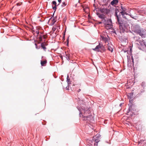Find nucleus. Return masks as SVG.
Wrapping results in <instances>:
<instances>
[{
	"label": "nucleus",
	"instance_id": "f257e3e1",
	"mask_svg": "<svg viewBox=\"0 0 146 146\" xmlns=\"http://www.w3.org/2000/svg\"><path fill=\"white\" fill-rule=\"evenodd\" d=\"M121 14H120V13L118 15L119 19H118L117 17H115L116 20V23L119 26L121 33H124L125 32H127L128 31L129 25L125 23L124 21L122 19L121 17Z\"/></svg>",
	"mask_w": 146,
	"mask_h": 146
},
{
	"label": "nucleus",
	"instance_id": "f03ea898",
	"mask_svg": "<svg viewBox=\"0 0 146 146\" xmlns=\"http://www.w3.org/2000/svg\"><path fill=\"white\" fill-rule=\"evenodd\" d=\"M82 110L80 112L81 114L84 113V115H82L83 120L90 121L91 119L92 116L90 115V112L88 108H85L83 107L82 108Z\"/></svg>",
	"mask_w": 146,
	"mask_h": 146
},
{
	"label": "nucleus",
	"instance_id": "7ed1b4c3",
	"mask_svg": "<svg viewBox=\"0 0 146 146\" xmlns=\"http://www.w3.org/2000/svg\"><path fill=\"white\" fill-rule=\"evenodd\" d=\"M93 50L96 51L102 52H104L106 49L104 46L102 44L99 43V44L96 46L95 48L93 49Z\"/></svg>",
	"mask_w": 146,
	"mask_h": 146
},
{
	"label": "nucleus",
	"instance_id": "20e7f679",
	"mask_svg": "<svg viewBox=\"0 0 146 146\" xmlns=\"http://www.w3.org/2000/svg\"><path fill=\"white\" fill-rule=\"evenodd\" d=\"M132 31L138 34L141 31L140 26L138 25H136L133 27Z\"/></svg>",
	"mask_w": 146,
	"mask_h": 146
},
{
	"label": "nucleus",
	"instance_id": "39448f33",
	"mask_svg": "<svg viewBox=\"0 0 146 146\" xmlns=\"http://www.w3.org/2000/svg\"><path fill=\"white\" fill-rule=\"evenodd\" d=\"M54 15H52V17L49 19L48 21V23H49V25H53L55 22L56 21V20H55V19L54 17Z\"/></svg>",
	"mask_w": 146,
	"mask_h": 146
},
{
	"label": "nucleus",
	"instance_id": "423d86ee",
	"mask_svg": "<svg viewBox=\"0 0 146 146\" xmlns=\"http://www.w3.org/2000/svg\"><path fill=\"white\" fill-rule=\"evenodd\" d=\"M48 45V44L45 42V40L43 42H41L40 43V47L45 52L46 51V46Z\"/></svg>",
	"mask_w": 146,
	"mask_h": 146
},
{
	"label": "nucleus",
	"instance_id": "0eeeda50",
	"mask_svg": "<svg viewBox=\"0 0 146 146\" xmlns=\"http://www.w3.org/2000/svg\"><path fill=\"white\" fill-rule=\"evenodd\" d=\"M52 9L54 10V13H53V15H54V13L55 12L57 9V3L56 1H53L52 2Z\"/></svg>",
	"mask_w": 146,
	"mask_h": 146
},
{
	"label": "nucleus",
	"instance_id": "6e6552de",
	"mask_svg": "<svg viewBox=\"0 0 146 146\" xmlns=\"http://www.w3.org/2000/svg\"><path fill=\"white\" fill-rule=\"evenodd\" d=\"M88 145H89L98 146V144H96L95 143H94V139L92 140L89 141L88 142Z\"/></svg>",
	"mask_w": 146,
	"mask_h": 146
},
{
	"label": "nucleus",
	"instance_id": "1a4fd4ad",
	"mask_svg": "<svg viewBox=\"0 0 146 146\" xmlns=\"http://www.w3.org/2000/svg\"><path fill=\"white\" fill-rule=\"evenodd\" d=\"M97 15L101 19V20L104 19V18L105 19L106 18V16L104 14H100L99 13H97Z\"/></svg>",
	"mask_w": 146,
	"mask_h": 146
},
{
	"label": "nucleus",
	"instance_id": "9d476101",
	"mask_svg": "<svg viewBox=\"0 0 146 146\" xmlns=\"http://www.w3.org/2000/svg\"><path fill=\"white\" fill-rule=\"evenodd\" d=\"M118 0H113L110 3V4L112 6L117 5L118 3Z\"/></svg>",
	"mask_w": 146,
	"mask_h": 146
},
{
	"label": "nucleus",
	"instance_id": "9b49d317",
	"mask_svg": "<svg viewBox=\"0 0 146 146\" xmlns=\"http://www.w3.org/2000/svg\"><path fill=\"white\" fill-rule=\"evenodd\" d=\"M145 9H141L137 11V12L139 15L144 16V12Z\"/></svg>",
	"mask_w": 146,
	"mask_h": 146
},
{
	"label": "nucleus",
	"instance_id": "f8f14e48",
	"mask_svg": "<svg viewBox=\"0 0 146 146\" xmlns=\"http://www.w3.org/2000/svg\"><path fill=\"white\" fill-rule=\"evenodd\" d=\"M121 9H120V10L121 11L120 12V14H122L123 15L124 13L123 12L126 11L127 10L125 7L121 6Z\"/></svg>",
	"mask_w": 146,
	"mask_h": 146
},
{
	"label": "nucleus",
	"instance_id": "ddd939ff",
	"mask_svg": "<svg viewBox=\"0 0 146 146\" xmlns=\"http://www.w3.org/2000/svg\"><path fill=\"white\" fill-rule=\"evenodd\" d=\"M120 9H119L117 8H115V9L114 16L117 17V18H118L117 13L119 12L120 13ZM119 19V18H118Z\"/></svg>",
	"mask_w": 146,
	"mask_h": 146
},
{
	"label": "nucleus",
	"instance_id": "4468645a",
	"mask_svg": "<svg viewBox=\"0 0 146 146\" xmlns=\"http://www.w3.org/2000/svg\"><path fill=\"white\" fill-rule=\"evenodd\" d=\"M45 37L44 35H40L38 37L39 40L40 42H43V39H45Z\"/></svg>",
	"mask_w": 146,
	"mask_h": 146
},
{
	"label": "nucleus",
	"instance_id": "2eb2a0df",
	"mask_svg": "<svg viewBox=\"0 0 146 146\" xmlns=\"http://www.w3.org/2000/svg\"><path fill=\"white\" fill-rule=\"evenodd\" d=\"M107 18L106 17L105 19L104 18L102 20V23H103L105 25L107 24Z\"/></svg>",
	"mask_w": 146,
	"mask_h": 146
},
{
	"label": "nucleus",
	"instance_id": "dca6fc26",
	"mask_svg": "<svg viewBox=\"0 0 146 146\" xmlns=\"http://www.w3.org/2000/svg\"><path fill=\"white\" fill-rule=\"evenodd\" d=\"M143 32L141 31L138 34L139 35L141 36V37L142 38H145L146 36V35L145 34H143Z\"/></svg>",
	"mask_w": 146,
	"mask_h": 146
},
{
	"label": "nucleus",
	"instance_id": "f3484780",
	"mask_svg": "<svg viewBox=\"0 0 146 146\" xmlns=\"http://www.w3.org/2000/svg\"><path fill=\"white\" fill-rule=\"evenodd\" d=\"M106 26V27H108V29H111L113 25L112 24L109 23L107 24Z\"/></svg>",
	"mask_w": 146,
	"mask_h": 146
},
{
	"label": "nucleus",
	"instance_id": "a211bd4d",
	"mask_svg": "<svg viewBox=\"0 0 146 146\" xmlns=\"http://www.w3.org/2000/svg\"><path fill=\"white\" fill-rule=\"evenodd\" d=\"M129 15L131 17L135 20H137L138 18V17L137 16H134L131 14Z\"/></svg>",
	"mask_w": 146,
	"mask_h": 146
},
{
	"label": "nucleus",
	"instance_id": "6ab92c4d",
	"mask_svg": "<svg viewBox=\"0 0 146 146\" xmlns=\"http://www.w3.org/2000/svg\"><path fill=\"white\" fill-rule=\"evenodd\" d=\"M110 12V10L107 9H105L104 13L107 15Z\"/></svg>",
	"mask_w": 146,
	"mask_h": 146
},
{
	"label": "nucleus",
	"instance_id": "aec40b11",
	"mask_svg": "<svg viewBox=\"0 0 146 146\" xmlns=\"http://www.w3.org/2000/svg\"><path fill=\"white\" fill-rule=\"evenodd\" d=\"M47 61L46 60H41L40 62V64H46Z\"/></svg>",
	"mask_w": 146,
	"mask_h": 146
},
{
	"label": "nucleus",
	"instance_id": "412c9836",
	"mask_svg": "<svg viewBox=\"0 0 146 146\" xmlns=\"http://www.w3.org/2000/svg\"><path fill=\"white\" fill-rule=\"evenodd\" d=\"M108 49L111 52H112L113 51V49L112 47H111L110 46H108Z\"/></svg>",
	"mask_w": 146,
	"mask_h": 146
},
{
	"label": "nucleus",
	"instance_id": "4be33fe9",
	"mask_svg": "<svg viewBox=\"0 0 146 146\" xmlns=\"http://www.w3.org/2000/svg\"><path fill=\"white\" fill-rule=\"evenodd\" d=\"M67 3L65 2H64L62 3V4L61 6L62 7H64L67 5Z\"/></svg>",
	"mask_w": 146,
	"mask_h": 146
},
{
	"label": "nucleus",
	"instance_id": "5701e85b",
	"mask_svg": "<svg viewBox=\"0 0 146 146\" xmlns=\"http://www.w3.org/2000/svg\"><path fill=\"white\" fill-rule=\"evenodd\" d=\"M107 24H109V23L112 24V20H111V19H107Z\"/></svg>",
	"mask_w": 146,
	"mask_h": 146
},
{
	"label": "nucleus",
	"instance_id": "b1692460",
	"mask_svg": "<svg viewBox=\"0 0 146 146\" xmlns=\"http://www.w3.org/2000/svg\"><path fill=\"white\" fill-rule=\"evenodd\" d=\"M94 143H95L96 144H97L98 145V143L100 141V140H99L98 139H95L94 138Z\"/></svg>",
	"mask_w": 146,
	"mask_h": 146
},
{
	"label": "nucleus",
	"instance_id": "393cba45",
	"mask_svg": "<svg viewBox=\"0 0 146 146\" xmlns=\"http://www.w3.org/2000/svg\"><path fill=\"white\" fill-rule=\"evenodd\" d=\"M105 9V8L100 9V11L101 13H104Z\"/></svg>",
	"mask_w": 146,
	"mask_h": 146
},
{
	"label": "nucleus",
	"instance_id": "a878e982",
	"mask_svg": "<svg viewBox=\"0 0 146 146\" xmlns=\"http://www.w3.org/2000/svg\"><path fill=\"white\" fill-rule=\"evenodd\" d=\"M56 29V25H55L52 27V31L54 32Z\"/></svg>",
	"mask_w": 146,
	"mask_h": 146
},
{
	"label": "nucleus",
	"instance_id": "bb28decb",
	"mask_svg": "<svg viewBox=\"0 0 146 146\" xmlns=\"http://www.w3.org/2000/svg\"><path fill=\"white\" fill-rule=\"evenodd\" d=\"M66 53V58L67 59V60L69 61V60H70V58L69 57V56H68L66 53V52H65Z\"/></svg>",
	"mask_w": 146,
	"mask_h": 146
},
{
	"label": "nucleus",
	"instance_id": "cd10ccee",
	"mask_svg": "<svg viewBox=\"0 0 146 146\" xmlns=\"http://www.w3.org/2000/svg\"><path fill=\"white\" fill-rule=\"evenodd\" d=\"M123 14L122 15V14H121V15H122V16H123V15H129L128 14H127V11H125V12H123Z\"/></svg>",
	"mask_w": 146,
	"mask_h": 146
},
{
	"label": "nucleus",
	"instance_id": "c85d7f7f",
	"mask_svg": "<svg viewBox=\"0 0 146 146\" xmlns=\"http://www.w3.org/2000/svg\"><path fill=\"white\" fill-rule=\"evenodd\" d=\"M30 29H31V30L32 31L33 33H34V32H35V30H33L34 29V27H33V26H31V28H30Z\"/></svg>",
	"mask_w": 146,
	"mask_h": 146
},
{
	"label": "nucleus",
	"instance_id": "c756f323",
	"mask_svg": "<svg viewBox=\"0 0 146 146\" xmlns=\"http://www.w3.org/2000/svg\"><path fill=\"white\" fill-rule=\"evenodd\" d=\"M35 32H35L37 35H38L39 34V31L37 29H36V30H35Z\"/></svg>",
	"mask_w": 146,
	"mask_h": 146
},
{
	"label": "nucleus",
	"instance_id": "7c9ffc66",
	"mask_svg": "<svg viewBox=\"0 0 146 146\" xmlns=\"http://www.w3.org/2000/svg\"><path fill=\"white\" fill-rule=\"evenodd\" d=\"M35 45L36 46V48L37 49H39L40 48V46H38L37 45V44L36 43L35 44Z\"/></svg>",
	"mask_w": 146,
	"mask_h": 146
},
{
	"label": "nucleus",
	"instance_id": "2f4dec72",
	"mask_svg": "<svg viewBox=\"0 0 146 146\" xmlns=\"http://www.w3.org/2000/svg\"><path fill=\"white\" fill-rule=\"evenodd\" d=\"M66 31L64 32V33L63 34V39L64 40L65 39V33Z\"/></svg>",
	"mask_w": 146,
	"mask_h": 146
},
{
	"label": "nucleus",
	"instance_id": "473e14b6",
	"mask_svg": "<svg viewBox=\"0 0 146 146\" xmlns=\"http://www.w3.org/2000/svg\"><path fill=\"white\" fill-rule=\"evenodd\" d=\"M69 37H68L67 39V40H66V41H67V45L68 46V43H69Z\"/></svg>",
	"mask_w": 146,
	"mask_h": 146
},
{
	"label": "nucleus",
	"instance_id": "72a5a7b5",
	"mask_svg": "<svg viewBox=\"0 0 146 146\" xmlns=\"http://www.w3.org/2000/svg\"><path fill=\"white\" fill-rule=\"evenodd\" d=\"M108 40V39L106 37H105L104 39L103 40L105 42L106 41H107Z\"/></svg>",
	"mask_w": 146,
	"mask_h": 146
},
{
	"label": "nucleus",
	"instance_id": "f704fd0d",
	"mask_svg": "<svg viewBox=\"0 0 146 146\" xmlns=\"http://www.w3.org/2000/svg\"><path fill=\"white\" fill-rule=\"evenodd\" d=\"M56 29H57L58 30V29H60V26L59 25H56Z\"/></svg>",
	"mask_w": 146,
	"mask_h": 146
},
{
	"label": "nucleus",
	"instance_id": "c9c22d12",
	"mask_svg": "<svg viewBox=\"0 0 146 146\" xmlns=\"http://www.w3.org/2000/svg\"><path fill=\"white\" fill-rule=\"evenodd\" d=\"M101 37L102 39V40H103L105 38V37L104 36H101Z\"/></svg>",
	"mask_w": 146,
	"mask_h": 146
},
{
	"label": "nucleus",
	"instance_id": "e433bc0d",
	"mask_svg": "<svg viewBox=\"0 0 146 146\" xmlns=\"http://www.w3.org/2000/svg\"><path fill=\"white\" fill-rule=\"evenodd\" d=\"M122 17L123 18H125V19H127L125 15H124L123 16H122Z\"/></svg>",
	"mask_w": 146,
	"mask_h": 146
},
{
	"label": "nucleus",
	"instance_id": "4c0bfd02",
	"mask_svg": "<svg viewBox=\"0 0 146 146\" xmlns=\"http://www.w3.org/2000/svg\"><path fill=\"white\" fill-rule=\"evenodd\" d=\"M131 60L132 61V62H133V63H134V62H133L134 60H133V56L131 57Z\"/></svg>",
	"mask_w": 146,
	"mask_h": 146
},
{
	"label": "nucleus",
	"instance_id": "58836bf2",
	"mask_svg": "<svg viewBox=\"0 0 146 146\" xmlns=\"http://www.w3.org/2000/svg\"><path fill=\"white\" fill-rule=\"evenodd\" d=\"M144 15H146V9H145V11L144 12Z\"/></svg>",
	"mask_w": 146,
	"mask_h": 146
},
{
	"label": "nucleus",
	"instance_id": "ea45409f",
	"mask_svg": "<svg viewBox=\"0 0 146 146\" xmlns=\"http://www.w3.org/2000/svg\"><path fill=\"white\" fill-rule=\"evenodd\" d=\"M58 2L59 3H60L61 2L62 0H58Z\"/></svg>",
	"mask_w": 146,
	"mask_h": 146
},
{
	"label": "nucleus",
	"instance_id": "a19ab883",
	"mask_svg": "<svg viewBox=\"0 0 146 146\" xmlns=\"http://www.w3.org/2000/svg\"><path fill=\"white\" fill-rule=\"evenodd\" d=\"M145 43H146V42L145 41H144L143 42V43H144V45H145V46L146 48V44Z\"/></svg>",
	"mask_w": 146,
	"mask_h": 146
},
{
	"label": "nucleus",
	"instance_id": "79ce46f5",
	"mask_svg": "<svg viewBox=\"0 0 146 146\" xmlns=\"http://www.w3.org/2000/svg\"><path fill=\"white\" fill-rule=\"evenodd\" d=\"M102 21H100L98 22V23L100 24H102Z\"/></svg>",
	"mask_w": 146,
	"mask_h": 146
},
{
	"label": "nucleus",
	"instance_id": "37998d69",
	"mask_svg": "<svg viewBox=\"0 0 146 146\" xmlns=\"http://www.w3.org/2000/svg\"><path fill=\"white\" fill-rule=\"evenodd\" d=\"M17 6H19L20 5V4L19 3H17Z\"/></svg>",
	"mask_w": 146,
	"mask_h": 146
},
{
	"label": "nucleus",
	"instance_id": "c03bdc74",
	"mask_svg": "<svg viewBox=\"0 0 146 146\" xmlns=\"http://www.w3.org/2000/svg\"><path fill=\"white\" fill-rule=\"evenodd\" d=\"M132 48H130V52L131 53V52H132Z\"/></svg>",
	"mask_w": 146,
	"mask_h": 146
},
{
	"label": "nucleus",
	"instance_id": "a18cd8bd",
	"mask_svg": "<svg viewBox=\"0 0 146 146\" xmlns=\"http://www.w3.org/2000/svg\"><path fill=\"white\" fill-rule=\"evenodd\" d=\"M113 33H115V34H116V32H115V31H114L113 32Z\"/></svg>",
	"mask_w": 146,
	"mask_h": 146
},
{
	"label": "nucleus",
	"instance_id": "49530a36",
	"mask_svg": "<svg viewBox=\"0 0 146 146\" xmlns=\"http://www.w3.org/2000/svg\"><path fill=\"white\" fill-rule=\"evenodd\" d=\"M68 76H67V81H68Z\"/></svg>",
	"mask_w": 146,
	"mask_h": 146
},
{
	"label": "nucleus",
	"instance_id": "de8ad7c7",
	"mask_svg": "<svg viewBox=\"0 0 146 146\" xmlns=\"http://www.w3.org/2000/svg\"><path fill=\"white\" fill-rule=\"evenodd\" d=\"M41 65H42V66H44V65H45V64H41Z\"/></svg>",
	"mask_w": 146,
	"mask_h": 146
},
{
	"label": "nucleus",
	"instance_id": "09e8293b",
	"mask_svg": "<svg viewBox=\"0 0 146 146\" xmlns=\"http://www.w3.org/2000/svg\"><path fill=\"white\" fill-rule=\"evenodd\" d=\"M60 3H59L57 5V6H58L60 5Z\"/></svg>",
	"mask_w": 146,
	"mask_h": 146
},
{
	"label": "nucleus",
	"instance_id": "8fccbe9b",
	"mask_svg": "<svg viewBox=\"0 0 146 146\" xmlns=\"http://www.w3.org/2000/svg\"><path fill=\"white\" fill-rule=\"evenodd\" d=\"M80 90H80V89H79V91H78V92H79L80 91Z\"/></svg>",
	"mask_w": 146,
	"mask_h": 146
},
{
	"label": "nucleus",
	"instance_id": "3c124183",
	"mask_svg": "<svg viewBox=\"0 0 146 146\" xmlns=\"http://www.w3.org/2000/svg\"><path fill=\"white\" fill-rule=\"evenodd\" d=\"M126 52V51H124V52Z\"/></svg>",
	"mask_w": 146,
	"mask_h": 146
},
{
	"label": "nucleus",
	"instance_id": "603ef678",
	"mask_svg": "<svg viewBox=\"0 0 146 146\" xmlns=\"http://www.w3.org/2000/svg\"><path fill=\"white\" fill-rule=\"evenodd\" d=\"M94 0L95 1V0Z\"/></svg>",
	"mask_w": 146,
	"mask_h": 146
}]
</instances>
